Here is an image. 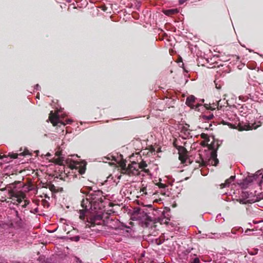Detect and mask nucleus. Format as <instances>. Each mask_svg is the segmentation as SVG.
I'll return each instance as SVG.
<instances>
[{
    "instance_id": "3",
    "label": "nucleus",
    "mask_w": 263,
    "mask_h": 263,
    "mask_svg": "<svg viewBox=\"0 0 263 263\" xmlns=\"http://www.w3.org/2000/svg\"><path fill=\"white\" fill-rule=\"evenodd\" d=\"M14 187V185L10 184L8 185L6 188L8 190V194L10 198L14 201V203L15 201L17 202L22 208H25L29 203V201L25 199L26 198V195L21 191H16L14 190L12 188Z\"/></svg>"
},
{
    "instance_id": "23",
    "label": "nucleus",
    "mask_w": 263,
    "mask_h": 263,
    "mask_svg": "<svg viewBox=\"0 0 263 263\" xmlns=\"http://www.w3.org/2000/svg\"><path fill=\"white\" fill-rule=\"evenodd\" d=\"M216 220L218 222L222 223L224 221V219L223 218L221 217V214H218L216 216Z\"/></svg>"
},
{
    "instance_id": "17",
    "label": "nucleus",
    "mask_w": 263,
    "mask_h": 263,
    "mask_svg": "<svg viewBox=\"0 0 263 263\" xmlns=\"http://www.w3.org/2000/svg\"><path fill=\"white\" fill-rule=\"evenodd\" d=\"M178 12V10L177 9H172L166 10L164 11V14L167 15H170L172 14H176Z\"/></svg>"
},
{
    "instance_id": "28",
    "label": "nucleus",
    "mask_w": 263,
    "mask_h": 263,
    "mask_svg": "<svg viewBox=\"0 0 263 263\" xmlns=\"http://www.w3.org/2000/svg\"><path fill=\"white\" fill-rule=\"evenodd\" d=\"M215 87L217 89H219L221 88V85L220 83H215Z\"/></svg>"
},
{
    "instance_id": "26",
    "label": "nucleus",
    "mask_w": 263,
    "mask_h": 263,
    "mask_svg": "<svg viewBox=\"0 0 263 263\" xmlns=\"http://www.w3.org/2000/svg\"><path fill=\"white\" fill-rule=\"evenodd\" d=\"M253 179L252 178H246L245 180V182L247 183H250L253 181Z\"/></svg>"
},
{
    "instance_id": "29",
    "label": "nucleus",
    "mask_w": 263,
    "mask_h": 263,
    "mask_svg": "<svg viewBox=\"0 0 263 263\" xmlns=\"http://www.w3.org/2000/svg\"><path fill=\"white\" fill-rule=\"evenodd\" d=\"M252 231V230H251V229H248L245 231V234H246V235H248V234H248V233H249V232H251V231Z\"/></svg>"
},
{
    "instance_id": "6",
    "label": "nucleus",
    "mask_w": 263,
    "mask_h": 263,
    "mask_svg": "<svg viewBox=\"0 0 263 263\" xmlns=\"http://www.w3.org/2000/svg\"><path fill=\"white\" fill-rule=\"evenodd\" d=\"M125 173L129 176H137L140 175V166L138 163L133 162L129 164L127 167H123Z\"/></svg>"
},
{
    "instance_id": "9",
    "label": "nucleus",
    "mask_w": 263,
    "mask_h": 263,
    "mask_svg": "<svg viewBox=\"0 0 263 263\" xmlns=\"http://www.w3.org/2000/svg\"><path fill=\"white\" fill-rule=\"evenodd\" d=\"M179 151V158L183 163L186 164L187 163H191L190 158L187 155V151L182 146H180L178 149Z\"/></svg>"
},
{
    "instance_id": "4",
    "label": "nucleus",
    "mask_w": 263,
    "mask_h": 263,
    "mask_svg": "<svg viewBox=\"0 0 263 263\" xmlns=\"http://www.w3.org/2000/svg\"><path fill=\"white\" fill-rule=\"evenodd\" d=\"M60 111L57 113L54 114L53 111H51L49 115V119L50 122L52 123L53 126L58 125L59 123H61L64 125L66 124H70L72 122L71 119H67L65 120V122L62 120L63 114H60Z\"/></svg>"
},
{
    "instance_id": "37",
    "label": "nucleus",
    "mask_w": 263,
    "mask_h": 263,
    "mask_svg": "<svg viewBox=\"0 0 263 263\" xmlns=\"http://www.w3.org/2000/svg\"><path fill=\"white\" fill-rule=\"evenodd\" d=\"M187 82H188V80H187L185 81V82H186V83H187Z\"/></svg>"
},
{
    "instance_id": "36",
    "label": "nucleus",
    "mask_w": 263,
    "mask_h": 263,
    "mask_svg": "<svg viewBox=\"0 0 263 263\" xmlns=\"http://www.w3.org/2000/svg\"><path fill=\"white\" fill-rule=\"evenodd\" d=\"M75 240L76 241H79V236H77L75 237Z\"/></svg>"
},
{
    "instance_id": "21",
    "label": "nucleus",
    "mask_w": 263,
    "mask_h": 263,
    "mask_svg": "<svg viewBox=\"0 0 263 263\" xmlns=\"http://www.w3.org/2000/svg\"><path fill=\"white\" fill-rule=\"evenodd\" d=\"M170 219L168 218H160L158 217V221L160 223H167L168 222V220Z\"/></svg>"
},
{
    "instance_id": "1",
    "label": "nucleus",
    "mask_w": 263,
    "mask_h": 263,
    "mask_svg": "<svg viewBox=\"0 0 263 263\" xmlns=\"http://www.w3.org/2000/svg\"><path fill=\"white\" fill-rule=\"evenodd\" d=\"M81 192L86 194L87 197L81 201V206L83 209L79 211V218L87 223L90 220L89 218L105 211V197L102 191H92L90 187H83Z\"/></svg>"
},
{
    "instance_id": "20",
    "label": "nucleus",
    "mask_w": 263,
    "mask_h": 263,
    "mask_svg": "<svg viewBox=\"0 0 263 263\" xmlns=\"http://www.w3.org/2000/svg\"><path fill=\"white\" fill-rule=\"evenodd\" d=\"M214 118L213 115H203L202 119L205 121H209L212 119Z\"/></svg>"
},
{
    "instance_id": "12",
    "label": "nucleus",
    "mask_w": 263,
    "mask_h": 263,
    "mask_svg": "<svg viewBox=\"0 0 263 263\" xmlns=\"http://www.w3.org/2000/svg\"><path fill=\"white\" fill-rule=\"evenodd\" d=\"M214 236H209V238H224L225 237H230L233 238H235V237H233L232 235H230V233H214L212 234Z\"/></svg>"
},
{
    "instance_id": "25",
    "label": "nucleus",
    "mask_w": 263,
    "mask_h": 263,
    "mask_svg": "<svg viewBox=\"0 0 263 263\" xmlns=\"http://www.w3.org/2000/svg\"><path fill=\"white\" fill-rule=\"evenodd\" d=\"M78 172L80 174L82 175V174H84V173L85 172V168L82 167L81 168H80V169H79Z\"/></svg>"
},
{
    "instance_id": "38",
    "label": "nucleus",
    "mask_w": 263,
    "mask_h": 263,
    "mask_svg": "<svg viewBox=\"0 0 263 263\" xmlns=\"http://www.w3.org/2000/svg\"><path fill=\"white\" fill-rule=\"evenodd\" d=\"M254 223H258V222L254 221Z\"/></svg>"
},
{
    "instance_id": "32",
    "label": "nucleus",
    "mask_w": 263,
    "mask_h": 263,
    "mask_svg": "<svg viewBox=\"0 0 263 263\" xmlns=\"http://www.w3.org/2000/svg\"><path fill=\"white\" fill-rule=\"evenodd\" d=\"M39 87H40V85L38 84L35 85V89L38 90Z\"/></svg>"
},
{
    "instance_id": "18",
    "label": "nucleus",
    "mask_w": 263,
    "mask_h": 263,
    "mask_svg": "<svg viewBox=\"0 0 263 263\" xmlns=\"http://www.w3.org/2000/svg\"><path fill=\"white\" fill-rule=\"evenodd\" d=\"M140 169H142L143 171H144L145 172H148V170H145V168L147 166V164L145 161H141L140 163H138Z\"/></svg>"
},
{
    "instance_id": "15",
    "label": "nucleus",
    "mask_w": 263,
    "mask_h": 263,
    "mask_svg": "<svg viewBox=\"0 0 263 263\" xmlns=\"http://www.w3.org/2000/svg\"><path fill=\"white\" fill-rule=\"evenodd\" d=\"M243 229L241 227H238V228H236V227H235V228H233L232 230H231V232L230 233L233 234H242V232H243Z\"/></svg>"
},
{
    "instance_id": "35",
    "label": "nucleus",
    "mask_w": 263,
    "mask_h": 263,
    "mask_svg": "<svg viewBox=\"0 0 263 263\" xmlns=\"http://www.w3.org/2000/svg\"><path fill=\"white\" fill-rule=\"evenodd\" d=\"M259 185L262 186L263 185V181H261L259 183Z\"/></svg>"
},
{
    "instance_id": "24",
    "label": "nucleus",
    "mask_w": 263,
    "mask_h": 263,
    "mask_svg": "<svg viewBox=\"0 0 263 263\" xmlns=\"http://www.w3.org/2000/svg\"><path fill=\"white\" fill-rule=\"evenodd\" d=\"M190 263H200V260L198 257H195L194 258H191L189 260Z\"/></svg>"
},
{
    "instance_id": "33",
    "label": "nucleus",
    "mask_w": 263,
    "mask_h": 263,
    "mask_svg": "<svg viewBox=\"0 0 263 263\" xmlns=\"http://www.w3.org/2000/svg\"><path fill=\"white\" fill-rule=\"evenodd\" d=\"M206 136H207V135H205V134H201V137L203 138H205V137H206Z\"/></svg>"
},
{
    "instance_id": "16",
    "label": "nucleus",
    "mask_w": 263,
    "mask_h": 263,
    "mask_svg": "<svg viewBox=\"0 0 263 263\" xmlns=\"http://www.w3.org/2000/svg\"><path fill=\"white\" fill-rule=\"evenodd\" d=\"M145 220H146L144 222L142 223V226L145 227H148L150 222L152 221L151 218L145 214Z\"/></svg>"
},
{
    "instance_id": "5",
    "label": "nucleus",
    "mask_w": 263,
    "mask_h": 263,
    "mask_svg": "<svg viewBox=\"0 0 263 263\" xmlns=\"http://www.w3.org/2000/svg\"><path fill=\"white\" fill-rule=\"evenodd\" d=\"M252 193L248 192H242L241 195V198L237 199L240 204H247L252 203L258 201V197L252 196Z\"/></svg>"
},
{
    "instance_id": "10",
    "label": "nucleus",
    "mask_w": 263,
    "mask_h": 263,
    "mask_svg": "<svg viewBox=\"0 0 263 263\" xmlns=\"http://www.w3.org/2000/svg\"><path fill=\"white\" fill-rule=\"evenodd\" d=\"M260 126V122L258 121L257 124L256 122H254L253 123H248L246 124H245L244 126L242 127V130H252L253 129H256L258 127Z\"/></svg>"
},
{
    "instance_id": "7",
    "label": "nucleus",
    "mask_w": 263,
    "mask_h": 263,
    "mask_svg": "<svg viewBox=\"0 0 263 263\" xmlns=\"http://www.w3.org/2000/svg\"><path fill=\"white\" fill-rule=\"evenodd\" d=\"M211 146L213 151L211 152L210 158L205 160L202 159V164L203 166H216L219 163V160L217 158L216 149H214V146Z\"/></svg>"
},
{
    "instance_id": "8",
    "label": "nucleus",
    "mask_w": 263,
    "mask_h": 263,
    "mask_svg": "<svg viewBox=\"0 0 263 263\" xmlns=\"http://www.w3.org/2000/svg\"><path fill=\"white\" fill-rule=\"evenodd\" d=\"M172 182L173 181L169 182L168 184L161 182L158 183L160 192L162 195L170 197L172 194L171 192L172 189L171 188L172 185Z\"/></svg>"
},
{
    "instance_id": "22",
    "label": "nucleus",
    "mask_w": 263,
    "mask_h": 263,
    "mask_svg": "<svg viewBox=\"0 0 263 263\" xmlns=\"http://www.w3.org/2000/svg\"><path fill=\"white\" fill-rule=\"evenodd\" d=\"M251 97L249 96V95H246L245 96H240L239 97V100H242V101L243 102H245L246 101H247Z\"/></svg>"
},
{
    "instance_id": "14",
    "label": "nucleus",
    "mask_w": 263,
    "mask_h": 263,
    "mask_svg": "<svg viewBox=\"0 0 263 263\" xmlns=\"http://www.w3.org/2000/svg\"><path fill=\"white\" fill-rule=\"evenodd\" d=\"M235 179V176H232L230 177V178L227 179L224 183H222L220 184L221 188H223L227 186H229L231 182L234 181Z\"/></svg>"
},
{
    "instance_id": "31",
    "label": "nucleus",
    "mask_w": 263,
    "mask_h": 263,
    "mask_svg": "<svg viewBox=\"0 0 263 263\" xmlns=\"http://www.w3.org/2000/svg\"><path fill=\"white\" fill-rule=\"evenodd\" d=\"M30 212H31V213H34V214H35V213H37V212H38V209H37V208H35V209L33 210V211H30Z\"/></svg>"
},
{
    "instance_id": "2",
    "label": "nucleus",
    "mask_w": 263,
    "mask_h": 263,
    "mask_svg": "<svg viewBox=\"0 0 263 263\" xmlns=\"http://www.w3.org/2000/svg\"><path fill=\"white\" fill-rule=\"evenodd\" d=\"M89 218L90 220L87 223H86V227H91L96 224H103L116 230H125L127 232H129L131 230L130 227L127 226L118 219L111 218L107 213L103 212L101 214L93 215Z\"/></svg>"
},
{
    "instance_id": "27",
    "label": "nucleus",
    "mask_w": 263,
    "mask_h": 263,
    "mask_svg": "<svg viewBox=\"0 0 263 263\" xmlns=\"http://www.w3.org/2000/svg\"><path fill=\"white\" fill-rule=\"evenodd\" d=\"M0 263H8V262L3 257H0Z\"/></svg>"
},
{
    "instance_id": "11",
    "label": "nucleus",
    "mask_w": 263,
    "mask_h": 263,
    "mask_svg": "<svg viewBox=\"0 0 263 263\" xmlns=\"http://www.w3.org/2000/svg\"><path fill=\"white\" fill-rule=\"evenodd\" d=\"M256 85L255 84L252 85L251 83H249L248 86L246 88V93L251 97V94L254 92L256 91Z\"/></svg>"
},
{
    "instance_id": "34",
    "label": "nucleus",
    "mask_w": 263,
    "mask_h": 263,
    "mask_svg": "<svg viewBox=\"0 0 263 263\" xmlns=\"http://www.w3.org/2000/svg\"><path fill=\"white\" fill-rule=\"evenodd\" d=\"M221 101V100H219L218 101H217V104L215 105V106H216L217 107H218V106L219 105V104H220V102Z\"/></svg>"
},
{
    "instance_id": "13",
    "label": "nucleus",
    "mask_w": 263,
    "mask_h": 263,
    "mask_svg": "<svg viewBox=\"0 0 263 263\" xmlns=\"http://www.w3.org/2000/svg\"><path fill=\"white\" fill-rule=\"evenodd\" d=\"M196 98L193 95L190 96L186 98L185 104L188 106L193 108L194 103L195 102Z\"/></svg>"
},
{
    "instance_id": "19",
    "label": "nucleus",
    "mask_w": 263,
    "mask_h": 263,
    "mask_svg": "<svg viewBox=\"0 0 263 263\" xmlns=\"http://www.w3.org/2000/svg\"><path fill=\"white\" fill-rule=\"evenodd\" d=\"M29 154V152L28 151H24V152L23 153H21L20 154H12L11 155V157L13 158V159H15V158H16L17 157V156L18 155H22V156H25V155H28Z\"/></svg>"
},
{
    "instance_id": "39",
    "label": "nucleus",
    "mask_w": 263,
    "mask_h": 263,
    "mask_svg": "<svg viewBox=\"0 0 263 263\" xmlns=\"http://www.w3.org/2000/svg\"><path fill=\"white\" fill-rule=\"evenodd\" d=\"M261 178L263 179V175L261 176Z\"/></svg>"
},
{
    "instance_id": "30",
    "label": "nucleus",
    "mask_w": 263,
    "mask_h": 263,
    "mask_svg": "<svg viewBox=\"0 0 263 263\" xmlns=\"http://www.w3.org/2000/svg\"><path fill=\"white\" fill-rule=\"evenodd\" d=\"M186 1V0H179V4L182 5L184 3H185Z\"/></svg>"
}]
</instances>
